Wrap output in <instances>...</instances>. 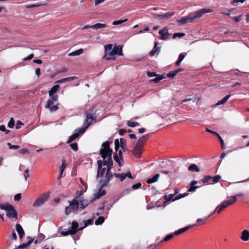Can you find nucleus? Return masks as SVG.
I'll return each instance as SVG.
<instances>
[{
  "instance_id": "f704fd0d",
  "label": "nucleus",
  "mask_w": 249,
  "mask_h": 249,
  "mask_svg": "<svg viewBox=\"0 0 249 249\" xmlns=\"http://www.w3.org/2000/svg\"><path fill=\"white\" fill-rule=\"evenodd\" d=\"M102 196V195L98 192L94 194V197L90 199V202L93 203L96 199H99Z\"/></svg>"
},
{
  "instance_id": "39448f33",
  "label": "nucleus",
  "mask_w": 249,
  "mask_h": 249,
  "mask_svg": "<svg viewBox=\"0 0 249 249\" xmlns=\"http://www.w3.org/2000/svg\"><path fill=\"white\" fill-rule=\"evenodd\" d=\"M79 207V202L77 198L73 199L70 202L69 206L65 208V213L66 215H69L71 213H75Z\"/></svg>"
},
{
  "instance_id": "f8f14e48",
  "label": "nucleus",
  "mask_w": 249,
  "mask_h": 249,
  "mask_svg": "<svg viewBox=\"0 0 249 249\" xmlns=\"http://www.w3.org/2000/svg\"><path fill=\"white\" fill-rule=\"evenodd\" d=\"M174 14V12H168L163 15L156 14L155 17L157 18H159L160 19H167L173 16Z\"/></svg>"
},
{
  "instance_id": "69168bd1",
  "label": "nucleus",
  "mask_w": 249,
  "mask_h": 249,
  "mask_svg": "<svg viewBox=\"0 0 249 249\" xmlns=\"http://www.w3.org/2000/svg\"><path fill=\"white\" fill-rule=\"evenodd\" d=\"M158 75V74H157L156 72H151V71H149L147 72V75L148 77L156 76Z\"/></svg>"
},
{
  "instance_id": "dca6fc26",
  "label": "nucleus",
  "mask_w": 249,
  "mask_h": 249,
  "mask_svg": "<svg viewBox=\"0 0 249 249\" xmlns=\"http://www.w3.org/2000/svg\"><path fill=\"white\" fill-rule=\"evenodd\" d=\"M72 226L70 229V231L72 232V235L75 234L77 231H78V228L79 226L78 222L73 221L71 223Z\"/></svg>"
},
{
  "instance_id": "423d86ee",
  "label": "nucleus",
  "mask_w": 249,
  "mask_h": 249,
  "mask_svg": "<svg viewBox=\"0 0 249 249\" xmlns=\"http://www.w3.org/2000/svg\"><path fill=\"white\" fill-rule=\"evenodd\" d=\"M49 196V193L43 194L36 199L33 206L34 207H38L42 205L48 199Z\"/></svg>"
},
{
  "instance_id": "6ab92c4d",
  "label": "nucleus",
  "mask_w": 249,
  "mask_h": 249,
  "mask_svg": "<svg viewBox=\"0 0 249 249\" xmlns=\"http://www.w3.org/2000/svg\"><path fill=\"white\" fill-rule=\"evenodd\" d=\"M16 229L17 231L19 234V238L21 239L25 234L23 228L19 224H17L16 225Z\"/></svg>"
},
{
  "instance_id": "3c124183",
  "label": "nucleus",
  "mask_w": 249,
  "mask_h": 249,
  "mask_svg": "<svg viewBox=\"0 0 249 249\" xmlns=\"http://www.w3.org/2000/svg\"><path fill=\"white\" fill-rule=\"evenodd\" d=\"M185 35V34L184 33H175L173 35V38H175L177 37H181L184 36Z\"/></svg>"
},
{
  "instance_id": "864d4df0",
  "label": "nucleus",
  "mask_w": 249,
  "mask_h": 249,
  "mask_svg": "<svg viewBox=\"0 0 249 249\" xmlns=\"http://www.w3.org/2000/svg\"><path fill=\"white\" fill-rule=\"evenodd\" d=\"M221 176L220 175H216L214 177H212V180L214 183L218 182Z\"/></svg>"
},
{
  "instance_id": "603ef678",
  "label": "nucleus",
  "mask_w": 249,
  "mask_h": 249,
  "mask_svg": "<svg viewBox=\"0 0 249 249\" xmlns=\"http://www.w3.org/2000/svg\"><path fill=\"white\" fill-rule=\"evenodd\" d=\"M99 184H100L101 187L99 190V192L102 195V196H103L106 195V191L105 190L102 189L103 187H102V183L101 182V180L99 181Z\"/></svg>"
},
{
  "instance_id": "412c9836",
  "label": "nucleus",
  "mask_w": 249,
  "mask_h": 249,
  "mask_svg": "<svg viewBox=\"0 0 249 249\" xmlns=\"http://www.w3.org/2000/svg\"><path fill=\"white\" fill-rule=\"evenodd\" d=\"M159 178L160 175L159 174H157L155 175L154 177H153L152 178L147 179L146 180V183L148 184L154 183L158 180Z\"/></svg>"
},
{
  "instance_id": "8fccbe9b",
  "label": "nucleus",
  "mask_w": 249,
  "mask_h": 249,
  "mask_svg": "<svg viewBox=\"0 0 249 249\" xmlns=\"http://www.w3.org/2000/svg\"><path fill=\"white\" fill-rule=\"evenodd\" d=\"M142 186V184L141 182H138L136 184H133L132 187H131V189L132 190H136V189H138L139 188H140Z\"/></svg>"
},
{
  "instance_id": "4d7b16f0",
  "label": "nucleus",
  "mask_w": 249,
  "mask_h": 249,
  "mask_svg": "<svg viewBox=\"0 0 249 249\" xmlns=\"http://www.w3.org/2000/svg\"><path fill=\"white\" fill-rule=\"evenodd\" d=\"M48 4V1H40L37 2V3L35 4L36 5V7H39L41 6H45L46 5Z\"/></svg>"
},
{
  "instance_id": "c03bdc74",
  "label": "nucleus",
  "mask_w": 249,
  "mask_h": 249,
  "mask_svg": "<svg viewBox=\"0 0 249 249\" xmlns=\"http://www.w3.org/2000/svg\"><path fill=\"white\" fill-rule=\"evenodd\" d=\"M127 20V19L126 18L124 20H117V21H114L112 22V24L113 25H119V24L123 23L124 22H126Z\"/></svg>"
},
{
  "instance_id": "cd10ccee",
  "label": "nucleus",
  "mask_w": 249,
  "mask_h": 249,
  "mask_svg": "<svg viewBox=\"0 0 249 249\" xmlns=\"http://www.w3.org/2000/svg\"><path fill=\"white\" fill-rule=\"evenodd\" d=\"M120 146L124 151L127 150L126 145V140L123 138L120 139Z\"/></svg>"
},
{
  "instance_id": "13d9d810",
  "label": "nucleus",
  "mask_w": 249,
  "mask_h": 249,
  "mask_svg": "<svg viewBox=\"0 0 249 249\" xmlns=\"http://www.w3.org/2000/svg\"><path fill=\"white\" fill-rule=\"evenodd\" d=\"M61 234L63 236H67L70 234L72 235V232L69 229L68 231H62V232H61Z\"/></svg>"
},
{
  "instance_id": "2eb2a0df",
  "label": "nucleus",
  "mask_w": 249,
  "mask_h": 249,
  "mask_svg": "<svg viewBox=\"0 0 249 249\" xmlns=\"http://www.w3.org/2000/svg\"><path fill=\"white\" fill-rule=\"evenodd\" d=\"M159 33L161 36L160 39L162 40L166 39L169 35L168 30L166 28L160 30Z\"/></svg>"
},
{
  "instance_id": "e433bc0d",
  "label": "nucleus",
  "mask_w": 249,
  "mask_h": 249,
  "mask_svg": "<svg viewBox=\"0 0 249 249\" xmlns=\"http://www.w3.org/2000/svg\"><path fill=\"white\" fill-rule=\"evenodd\" d=\"M106 171V168H101V170H98L97 178L102 177Z\"/></svg>"
},
{
  "instance_id": "a878e982",
  "label": "nucleus",
  "mask_w": 249,
  "mask_h": 249,
  "mask_svg": "<svg viewBox=\"0 0 249 249\" xmlns=\"http://www.w3.org/2000/svg\"><path fill=\"white\" fill-rule=\"evenodd\" d=\"M106 27H107V25L106 24L98 23H96L94 25H91L90 28L95 29H100L102 28H105Z\"/></svg>"
},
{
  "instance_id": "9d476101",
  "label": "nucleus",
  "mask_w": 249,
  "mask_h": 249,
  "mask_svg": "<svg viewBox=\"0 0 249 249\" xmlns=\"http://www.w3.org/2000/svg\"><path fill=\"white\" fill-rule=\"evenodd\" d=\"M112 153H109L108 151H104L103 150H100V155L103 158V160L107 161L112 160Z\"/></svg>"
},
{
  "instance_id": "e2e57ef3",
  "label": "nucleus",
  "mask_w": 249,
  "mask_h": 249,
  "mask_svg": "<svg viewBox=\"0 0 249 249\" xmlns=\"http://www.w3.org/2000/svg\"><path fill=\"white\" fill-rule=\"evenodd\" d=\"M45 235L42 233H39L37 236V239L39 242H41L45 239Z\"/></svg>"
},
{
  "instance_id": "2f4dec72",
  "label": "nucleus",
  "mask_w": 249,
  "mask_h": 249,
  "mask_svg": "<svg viewBox=\"0 0 249 249\" xmlns=\"http://www.w3.org/2000/svg\"><path fill=\"white\" fill-rule=\"evenodd\" d=\"M188 195V193H184L183 194H179L177 196H176L175 197H174L173 201H176L177 200H178L179 199H181L184 197H185Z\"/></svg>"
},
{
  "instance_id": "7ed1b4c3",
  "label": "nucleus",
  "mask_w": 249,
  "mask_h": 249,
  "mask_svg": "<svg viewBox=\"0 0 249 249\" xmlns=\"http://www.w3.org/2000/svg\"><path fill=\"white\" fill-rule=\"evenodd\" d=\"M242 195L238 194L235 196H232L230 200H226L223 201L220 205H218L215 211L211 215H212L213 213L216 212L218 214L220 213L221 211L226 208L227 207L232 205L236 202L237 199L236 196H242Z\"/></svg>"
},
{
  "instance_id": "5fc2aeb1",
  "label": "nucleus",
  "mask_w": 249,
  "mask_h": 249,
  "mask_svg": "<svg viewBox=\"0 0 249 249\" xmlns=\"http://www.w3.org/2000/svg\"><path fill=\"white\" fill-rule=\"evenodd\" d=\"M177 74L175 71H171L167 74V76L170 78H173Z\"/></svg>"
},
{
  "instance_id": "f03ea898",
  "label": "nucleus",
  "mask_w": 249,
  "mask_h": 249,
  "mask_svg": "<svg viewBox=\"0 0 249 249\" xmlns=\"http://www.w3.org/2000/svg\"><path fill=\"white\" fill-rule=\"evenodd\" d=\"M104 165H106L107 167L106 168V173L105 176V178L101 180V182L102 183V187H104L105 186H107L109 181L114 176L111 172V169L113 166L112 160L109 161H105Z\"/></svg>"
},
{
  "instance_id": "a19ab883",
  "label": "nucleus",
  "mask_w": 249,
  "mask_h": 249,
  "mask_svg": "<svg viewBox=\"0 0 249 249\" xmlns=\"http://www.w3.org/2000/svg\"><path fill=\"white\" fill-rule=\"evenodd\" d=\"M174 234H169L167 235L161 241V242H167L169 240L172 239L174 237Z\"/></svg>"
},
{
  "instance_id": "c85d7f7f",
  "label": "nucleus",
  "mask_w": 249,
  "mask_h": 249,
  "mask_svg": "<svg viewBox=\"0 0 249 249\" xmlns=\"http://www.w3.org/2000/svg\"><path fill=\"white\" fill-rule=\"evenodd\" d=\"M83 49H80L79 50H77L76 51H75L69 54L70 56H76V55H79L81 54H82L83 53Z\"/></svg>"
},
{
  "instance_id": "4c0bfd02",
  "label": "nucleus",
  "mask_w": 249,
  "mask_h": 249,
  "mask_svg": "<svg viewBox=\"0 0 249 249\" xmlns=\"http://www.w3.org/2000/svg\"><path fill=\"white\" fill-rule=\"evenodd\" d=\"M160 47H158L156 50H154V49L153 50H152L150 52H149V55L150 56L152 57L155 54L157 53H159L160 52Z\"/></svg>"
},
{
  "instance_id": "09e8293b",
  "label": "nucleus",
  "mask_w": 249,
  "mask_h": 249,
  "mask_svg": "<svg viewBox=\"0 0 249 249\" xmlns=\"http://www.w3.org/2000/svg\"><path fill=\"white\" fill-rule=\"evenodd\" d=\"M114 144H115V150L116 151H118L119 147H121L120 143H119L118 139H116L115 140Z\"/></svg>"
},
{
  "instance_id": "4468645a",
  "label": "nucleus",
  "mask_w": 249,
  "mask_h": 249,
  "mask_svg": "<svg viewBox=\"0 0 249 249\" xmlns=\"http://www.w3.org/2000/svg\"><path fill=\"white\" fill-rule=\"evenodd\" d=\"M111 142L106 141L102 144V146L103 147L100 150H103L104 151H108L109 153H112V150L110 148V144Z\"/></svg>"
},
{
  "instance_id": "72a5a7b5",
  "label": "nucleus",
  "mask_w": 249,
  "mask_h": 249,
  "mask_svg": "<svg viewBox=\"0 0 249 249\" xmlns=\"http://www.w3.org/2000/svg\"><path fill=\"white\" fill-rule=\"evenodd\" d=\"M127 126H128L129 127H134L135 126H139L140 124L138 122H132L130 121H128L127 122Z\"/></svg>"
},
{
  "instance_id": "bf43d9fd",
  "label": "nucleus",
  "mask_w": 249,
  "mask_h": 249,
  "mask_svg": "<svg viewBox=\"0 0 249 249\" xmlns=\"http://www.w3.org/2000/svg\"><path fill=\"white\" fill-rule=\"evenodd\" d=\"M53 102L50 99L48 100L46 102V104L45 105V107L46 108H50L51 107V106L53 104Z\"/></svg>"
},
{
  "instance_id": "5701e85b",
  "label": "nucleus",
  "mask_w": 249,
  "mask_h": 249,
  "mask_svg": "<svg viewBox=\"0 0 249 249\" xmlns=\"http://www.w3.org/2000/svg\"><path fill=\"white\" fill-rule=\"evenodd\" d=\"M60 86L59 85H55L53 86L51 89L49 91V95L51 96L52 94H54L58 90Z\"/></svg>"
},
{
  "instance_id": "338daca9",
  "label": "nucleus",
  "mask_w": 249,
  "mask_h": 249,
  "mask_svg": "<svg viewBox=\"0 0 249 249\" xmlns=\"http://www.w3.org/2000/svg\"><path fill=\"white\" fill-rule=\"evenodd\" d=\"M49 109H50V111L51 112H54L58 109V107H57V105H56V106H51L50 108H49Z\"/></svg>"
},
{
  "instance_id": "bb28decb",
  "label": "nucleus",
  "mask_w": 249,
  "mask_h": 249,
  "mask_svg": "<svg viewBox=\"0 0 249 249\" xmlns=\"http://www.w3.org/2000/svg\"><path fill=\"white\" fill-rule=\"evenodd\" d=\"M231 97V95L229 94L225 96L224 98H223L222 100L219 101L216 104V106H219L222 104H224L225 103L227 100L230 98Z\"/></svg>"
},
{
  "instance_id": "6e6552de",
  "label": "nucleus",
  "mask_w": 249,
  "mask_h": 249,
  "mask_svg": "<svg viewBox=\"0 0 249 249\" xmlns=\"http://www.w3.org/2000/svg\"><path fill=\"white\" fill-rule=\"evenodd\" d=\"M84 114L86 116L84 124H89L90 125L92 123V121L96 120V116L91 113H89L88 111H86Z\"/></svg>"
},
{
  "instance_id": "37998d69",
  "label": "nucleus",
  "mask_w": 249,
  "mask_h": 249,
  "mask_svg": "<svg viewBox=\"0 0 249 249\" xmlns=\"http://www.w3.org/2000/svg\"><path fill=\"white\" fill-rule=\"evenodd\" d=\"M85 126L84 128H81L78 129V133H83L85 130L89 126V124H85Z\"/></svg>"
},
{
  "instance_id": "20e7f679",
  "label": "nucleus",
  "mask_w": 249,
  "mask_h": 249,
  "mask_svg": "<svg viewBox=\"0 0 249 249\" xmlns=\"http://www.w3.org/2000/svg\"><path fill=\"white\" fill-rule=\"evenodd\" d=\"M0 209L7 211L6 215L9 218H14L18 219L17 213L14 207L11 205L6 203L5 204H0Z\"/></svg>"
},
{
  "instance_id": "79ce46f5",
  "label": "nucleus",
  "mask_w": 249,
  "mask_h": 249,
  "mask_svg": "<svg viewBox=\"0 0 249 249\" xmlns=\"http://www.w3.org/2000/svg\"><path fill=\"white\" fill-rule=\"evenodd\" d=\"M97 165H98V170H101V168L102 167V165H104V160H99L97 161Z\"/></svg>"
},
{
  "instance_id": "b1692460",
  "label": "nucleus",
  "mask_w": 249,
  "mask_h": 249,
  "mask_svg": "<svg viewBox=\"0 0 249 249\" xmlns=\"http://www.w3.org/2000/svg\"><path fill=\"white\" fill-rule=\"evenodd\" d=\"M175 196V194H169L168 195H165L164 196V199L165 200V201L164 202L163 204H165L166 203L170 201H173V199L174 198V196Z\"/></svg>"
},
{
  "instance_id": "58836bf2",
  "label": "nucleus",
  "mask_w": 249,
  "mask_h": 249,
  "mask_svg": "<svg viewBox=\"0 0 249 249\" xmlns=\"http://www.w3.org/2000/svg\"><path fill=\"white\" fill-rule=\"evenodd\" d=\"M246 0H232L231 1V3L233 5H237L239 3H243Z\"/></svg>"
},
{
  "instance_id": "a18cd8bd",
  "label": "nucleus",
  "mask_w": 249,
  "mask_h": 249,
  "mask_svg": "<svg viewBox=\"0 0 249 249\" xmlns=\"http://www.w3.org/2000/svg\"><path fill=\"white\" fill-rule=\"evenodd\" d=\"M66 164L65 163V160H63L61 166L60 167V171L61 172V174H63V172L65 168H66Z\"/></svg>"
},
{
  "instance_id": "0e129e2a",
  "label": "nucleus",
  "mask_w": 249,
  "mask_h": 249,
  "mask_svg": "<svg viewBox=\"0 0 249 249\" xmlns=\"http://www.w3.org/2000/svg\"><path fill=\"white\" fill-rule=\"evenodd\" d=\"M21 195L20 194H17L14 196V200L16 201H18L21 199Z\"/></svg>"
},
{
  "instance_id": "c9c22d12",
  "label": "nucleus",
  "mask_w": 249,
  "mask_h": 249,
  "mask_svg": "<svg viewBox=\"0 0 249 249\" xmlns=\"http://www.w3.org/2000/svg\"><path fill=\"white\" fill-rule=\"evenodd\" d=\"M105 221V218L103 216H99L98 219L95 221V224L96 225L102 224Z\"/></svg>"
},
{
  "instance_id": "4be33fe9",
  "label": "nucleus",
  "mask_w": 249,
  "mask_h": 249,
  "mask_svg": "<svg viewBox=\"0 0 249 249\" xmlns=\"http://www.w3.org/2000/svg\"><path fill=\"white\" fill-rule=\"evenodd\" d=\"M188 170L194 172H199L200 171L199 168L195 164H191L188 167Z\"/></svg>"
},
{
  "instance_id": "de8ad7c7",
  "label": "nucleus",
  "mask_w": 249,
  "mask_h": 249,
  "mask_svg": "<svg viewBox=\"0 0 249 249\" xmlns=\"http://www.w3.org/2000/svg\"><path fill=\"white\" fill-rule=\"evenodd\" d=\"M15 125V121L13 118H11L8 123V126L10 128H13Z\"/></svg>"
},
{
  "instance_id": "9b49d317",
  "label": "nucleus",
  "mask_w": 249,
  "mask_h": 249,
  "mask_svg": "<svg viewBox=\"0 0 249 249\" xmlns=\"http://www.w3.org/2000/svg\"><path fill=\"white\" fill-rule=\"evenodd\" d=\"M148 137L149 134H146L140 138L137 141L136 145L137 146V147H140L142 148L145 142L148 139Z\"/></svg>"
},
{
  "instance_id": "a211bd4d",
  "label": "nucleus",
  "mask_w": 249,
  "mask_h": 249,
  "mask_svg": "<svg viewBox=\"0 0 249 249\" xmlns=\"http://www.w3.org/2000/svg\"><path fill=\"white\" fill-rule=\"evenodd\" d=\"M194 225H189L187 227H184L183 228H181L178 231H176L174 232L175 235H178L181 233H183V232L186 231L187 230H189L190 229L194 227Z\"/></svg>"
},
{
  "instance_id": "473e14b6",
  "label": "nucleus",
  "mask_w": 249,
  "mask_h": 249,
  "mask_svg": "<svg viewBox=\"0 0 249 249\" xmlns=\"http://www.w3.org/2000/svg\"><path fill=\"white\" fill-rule=\"evenodd\" d=\"M113 159L118 164L120 167L122 166V164L120 161V159L119 157L118 156L117 153H115L113 155Z\"/></svg>"
},
{
  "instance_id": "6e6d98bb",
  "label": "nucleus",
  "mask_w": 249,
  "mask_h": 249,
  "mask_svg": "<svg viewBox=\"0 0 249 249\" xmlns=\"http://www.w3.org/2000/svg\"><path fill=\"white\" fill-rule=\"evenodd\" d=\"M71 147L72 149H73L75 151H77L78 150V145L76 142L71 143L70 144Z\"/></svg>"
},
{
  "instance_id": "052dcab7",
  "label": "nucleus",
  "mask_w": 249,
  "mask_h": 249,
  "mask_svg": "<svg viewBox=\"0 0 249 249\" xmlns=\"http://www.w3.org/2000/svg\"><path fill=\"white\" fill-rule=\"evenodd\" d=\"M0 130L3 132H5V134H8L10 132V130L6 129L5 126L4 125L2 124L0 125Z\"/></svg>"
},
{
  "instance_id": "aec40b11",
  "label": "nucleus",
  "mask_w": 249,
  "mask_h": 249,
  "mask_svg": "<svg viewBox=\"0 0 249 249\" xmlns=\"http://www.w3.org/2000/svg\"><path fill=\"white\" fill-rule=\"evenodd\" d=\"M197 183V181L196 180H194L191 181L190 183V186L189 189L188 190V192H194L197 189L199 188L200 187L198 186H196V184Z\"/></svg>"
},
{
  "instance_id": "774afa93",
  "label": "nucleus",
  "mask_w": 249,
  "mask_h": 249,
  "mask_svg": "<svg viewBox=\"0 0 249 249\" xmlns=\"http://www.w3.org/2000/svg\"><path fill=\"white\" fill-rule=\"evenodd\" d=\"M19 152L21 154H26L29 153L28 150L26 148H23L19 150Z\"/></svg>"
},
{
  "instance_id": "f257e3e1",
  "label": "nucleus",
  "mask_w": 249,
  "mask_h": 249,
  "mask_svg": "<svg viewBox=\"0 0 249 249\" xmlns=\"http://www.w3.org/2000/svg\"><path fill=\"white\" fill-rule=\"evenodd\" d=\"M211 12H212V10L210 9H202L198 11L190 13L187 16L183 17L180 19H178L177 22L179 24H184L188 21L191 22L195 19H199L204 14L210 13Z\"/></svg>"
},
{
  "instance_id": "49530a36",
  "label": "nucleus",
  "mask_w": 249,
  "mask_h": 249,
  "mask_svg": "<svg viewBox=\"0 0 249 249\" xmlns=\"http://www.w3.org/2000/svg\"><path fill=\"white\" fill-rule=\"evenodd\" d=\"M93 222V219H89L86 221H84V224L85 226L84 227H86L88 225H92Z\"/></svg>"
},
{
  "instance_id": "393cba45",
  "label": "nucleus",
  "mask_w": 249,
  "mask_h": 249,
  "mask_svg": "<svg viewBox=\"0 0 249 249\" xmlns=\"http://www.w3.org/2000/svg\"><path fill=\"white\" fill-rule=\"evenodd\" d=\"M164 78L163 75H158L156 77L150 80V82H153L155 83H158L161 80Z\"/></svg>"
},
{
  "instance_id": "ddd939ff",
  "label": "nucleus",
  "mask_w": 249,
  "mask_h": 249,
  "mask_svg": "<svg viewBox=\"0 0 249 249\" xmlns=\"http://www.w3.org/2000/svg\"><path fill=\"white\" fill-rule=\"evenodd\" d=\"M240 238L244 242H247L249 240V231L247 230H243L240 235Z\"/></svg>"
},
{
  "instance_id": "7c9ffc66",
  "label": "nucleus",
  "mask_w": 249,
  "mask_h": 249,
  "mask_svg": "<svg viewBox=\"0 0 249 249\" xmlns=\"http://www.w3.org/2000/svg\"><path fill=\"white\" fill-rule=\"evenodd\" d=\"M79 136V133H74L72 135H71L70 137H69V139L67 142V143H69L70 142H72L74 140H75V139H76L77 138H78V137Z\"/></svg>"
},
{
  "instance_id": "680f3d73",
  "label": "nucleus",
  "mask_w": 249,
  "mask_h": 249,
  "mask_svg": "<svg viewBox=\"0 0 249 249\" xmlns=\"http://www.w3.org/2000/svg\"><path fill=\"white\" fill-rule=\"evenodd\" d=\"M50 97V99L53 102L57 101L58 99V96L57 95L52 94Z\"/></svg>"
},
{
  "instance_id": "ea45409f",
  "label": "nucleus",
  "mask_w": 249,
  "mask_h": 249,
  "mask_svg": "<svg viewBox=\"0 0 249 249\" xmlns=\"http://www.w3.org/2000/svg\"><path fill=\"white\" fill-rule=\"evenodd\" d=\"M212 179V177L211 176H206L202 179V181L204 183L209 182Z\"/></svg>"
},
{
  "instance_id": "0eeeda50",
  "label": "nucleus",
  "mask_w": 249,
  "mask_h": 249,
  "mask_svg": "<svg viewBox=\"0 0 249 249\" xmlns=\"http://www.w3.org/2000/svg\"><path fill=\"white\" fill-rule=\"evenodd\" d=\"M118 55L119 56L123 55L122 47L118 45L115 46L113 49L108 53V55L111 57H114L115 55Z\"/></svg>"
},
{
  "instance_id": "c756f323",
  "label": "nucleus",
  "mask_w": 249,
  "mask_h": 249,
  "mask_svg": "<svg viewBox=\"0 0 249 249\" xmlns=\"http://www.w3.org/2000/svg\"><path fill=\"white\" fill-rule=\"evenodd\" d=\"M113 175L116 178H119L121 182L124 181V179L126 178L125 174L124 173L114 174Z\"/></svg>"
},
{
  "instance_id": "f3484780",
  "label": "nucleus",
  "mask_w": 249,
  "mask_h": 249,
  "mask_svg": "<svg viewBox=\"0 0 249 249\" xmlns=\"http://www.w3.org/2000/svg\"><path fill=\"white\" fill-rule=\"evenodd\" d=\"M142 148L140 147H137V146L135 145L133 150V153L137 158H140L141 154L142 153Z\"/></svg>"
},
{
  "instance_id": "1a4fd4ad",
  "label": "nucleus",
  "mask_w": 249,
  "mask_h": 249,
  "mask_svg": "<svg viewBox=\"0 0 249 249\" xmlns=\"http://www.w3.org/2000/svg\"><path fill=\"white\" fill-rule=\"evenodd\" d=\"M112 50V44H107L105 46V54L103 56V58L106 59V60H110L115 59V57H111L108 55L107 53L108 51H111Z\"/></svg>"
}]
</instances>
